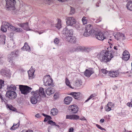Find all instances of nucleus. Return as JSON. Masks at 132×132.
<instances>
[{
    "label": "nucleus",
    "instance_id": "1",
    "mask_svg": "<svg viewBox=\"0 0 132 132\" xmlns=\"http://www.w3.org/2000/svg\"><path fill=\"white\" fill-rule=\"evenodd\" d=\"M113 51L103 50L97 55V57L101 62L107 63L113 57Z\"/></svg>",
    "mask_w": 132,
    "mask_h": 132
},
{
    "label": "nucleus",
    "instance_id": "2",
    "mask_svg": "<svg viewBox=\"0 0 132 132\" xmlns=\"http://www.w3.org/2000/svg\"><path fill=\"white\" fill-rule=\"evenodd\" d=\"M95 31L93 26L92 25L90 24H87L85 27L83 35L85 37H88L92 33L94 34Z\"/></svg>",
    "mask_w": 132,
    "mask_h": 132
},
{
    "label": "nucleus",
    "instance_id": "3",
    "mask_svg": "<svg viewBox=\"0 0 132 132\" xmlns=\"http://www.w3.org/2000/svg\"><path fill=\"white\" fill-rule=\"evenodd\" d=\"M31 94L32 95L30 97L31 102L33 104H36L37 101L40 100L41 99L38 96L39 95L37 92H34V91H33L31 92Z\"/></svg>",
    "mask_w": 132,
    "mask_h": 132
},
{
    "label": "nucleus",
    "instance_id": "4",
    "mask_svg": "<svg viewBox=\"0 0 132 132\" xmlns=\"http://www.w3.org/2000/svg\"><path fill=\"white\" fill-rule=\"evenodd\" d=\"M19 87L21 93L24 95L27 94L32 89V88L26 85H19Z\"/></svg>",
    "mask_w": 132,
    "mask_h": 132
},
{
    "label": "nucleus",
    "instance_id": "5",
    "mask_svg": "<svg viewBox=\"0 0 132 132\" xmlns=\"http://www.w3.org/2000/svg\"><path fill=\"white\" fill-rule=\"evenodd\" d=\"M6 7L8 10H13L15 9V4L16 2L15 0H5Z\"/></svg>",
    "mask_w": 132,
    "mask_h": 132
},
{
    "label": "nucleus",
    "instance_id": "6",
    "mask_svg": "<svg viewBox=\"0 0 132 132\" xmlns=\"http://www.w3.org/2000/svg\"><path fill=\"white\" fill-rule=\"evenodd\" d=\"M44 85L46 86H52L53 84V80L50 75H48L44 77L43 79Z\"/></svg>",
    "mask_w": 132,
    "mask_h": 132
},
{
    "label": "nucleus",
    "instance_id": "7",
    "mask_svg": "<svg viewBox=\"0 0 132 132\" xmlns=\"http://www.w3.org/2000/svg\"><path fill=\"white\" fill-rule=\"evenodd\" d=\"M5 96L6 97L11 100L15 99L17 96L16 93L14 91L12 90L7 91Z\"/></svg>",
    "mask_w": 132,
    "mask_h": 132
},
{
    "label": "nucleus",
    "instance_id": "8",
    "mask_svg": "<svg viewBox=\"0 0 132 132\" xmlns=\"http://www.w3.org/2000/svg\"><path fill=\"white\" fill-rule=\"evenodd\" d=\"M4 25L11 31H15L16 32H21L22 31V29L21 28H15L8 22H5L4 23Z\"/></svg>",
    "mask_w": 132,
    "mask_h": 132
},
{
    "label": "nucleus",
    "instance_id": "9",
    "mask_svg": "<svg viewBox=\"0 0 132 132\" xmlns=\"http://www.w3.org/2000/svg\"><path fill=\"white\" fill-rule=\"evenodd\" d=\"M66 22L67 25L72 26L75 24L76 21L73 17H68L66 19Z\"/></svg>",
    "mask_w": 132,
    "mask_h": 132
},
{
    "label": "nucleus",
    "instance_id": "10",
    "mask_svg": "<svg viewBox=\"0 0 132 132\" xmlns=\"http://www.w3.org/2000/svg\"><path fill=\"white\" fill-rule=\"evenodd\" d=\"M69 109L71 113H76L78 112V108L77 105H74L70 106Z\"/></svg>",
    "mask_w": 132,
    "mask_h": 132
},
{
    "label": "nucleus",
    "instance_id": "11",
    "mask_svg": "<svg viewBox=\"0 0 132 132\" xmlns=\"http://www.w3.org/2000/svg\"><path fill=\"white\" fill-rule=\"evenodd\" d=\"M73 29L68 30L67 28H65L63 29L62 33L66 36V37H67V36H70L72 35L73 34Z\"/></svg>",
    "mask_w": 132,
    "mask_h": 132
},
{
    "label": "nucleus",
    "instance_id": "12",
    "mask_svg": "<svg viewBox=\"0 0 132 132\" xmlns=\"http://www.w3.org/2000/svg\"><path fill=\"white\" fill-rule=\"evenodd\" d=\"M94 72V71L93 69L91 68H89L86 69L84 72V74L85 76L89 77Z\"/></svg>",
    "mask_w": 132,
    "mask_h": 132
},
{
    "label": "nucleus",
    "instance_id": "13",
    "mask_svg": "<svg viewBox=\"0 0 132 132\" xmlns=\"http://www.w3.org/2000/svg\"><path fill=\"white\" fill-rule=\"evenodd\" d=\"M94 34L96 38L99 40H103L105 38L104 34L102 32H98L96 34L95 33Z\"/></svg>",
    "mask_w": 132,
    "mask_h": 132
},
{
    "label": "nucleus",
    "instance_id": "14",
    "mask_svg": "<svg viewBox=\"0 0 132 132\" xmlns=\"http://www.w3.org/2000/svg\"><path fill=\"white\" fill-rule=\"evenodd\" d=\"M37 92L38 93V95L41 99L40 97H45L46 96L45 94L44 91V89L42 87L40 88L39 90H37L34 91V92Z\"/></svg>",
    "mask_w": 132,
    "mask_h": 132
},
{
    "label": "nucleus",
    "instance_id": "15",
    "mask_svg": "<svg viewBox=\"0 0 132 132\" xmlns=\"http://www.w3.org/2000/svg\"><path fill=\"white\" fill-rule=\"evenodd\" d=\"M10 70L7 69H2L1 71L2 75L3 76L9 77L10 76Z\"/></svg>",
    "mask_w": 132,
    "mask_h": 132
},
{
    "label": "nucleus",
    "instance_id": "16",
    "mask_svg": "<svg viewBox=\"0 0 132 132\" xmlns=\"http://www.w3.org/2000/svg\"><path fill=\"white\" fill-rule=\"evenodd\" d=\"M79 117L76 114L67 115L66 116V118L70 120H77L79 119Z\"/></svg>",
    "mask_w": 132,
    "mask_h": 132
},
{
    "label": "nucleus",
    "instance_id": "17",
    "mask_svg": "<svg viewBox=\"0 0 132 132\" xmlns=\"http://www.w3.org/2000/svg\"><path fill=\"white\" fill-rule=\"evenodd\" d=\"M66 40L71 43H74L76 42V38L74 36H70L66 37Z\"/></svg>",
    "mask_w": 132,
    "mask_h": 132
},
{
    "label": "nucleus",
    "instance_id": "18",
    "mask_svg": "<svg viewBox=\"0 0 132 132\" xmlns=\"http://www.w3.org/2000/svg\"><path fill=\"white\" fill-rule=\"evenodd\" d=\"M109 75L112 77H117L119 75V72L118 71H111L109 73Z\"/></svg>",
    "mask_w": 132,
    "mask_h": 132
},
{
    "label": "nucleus",
    "instance_id": "19",
    "mask_svg": "<svg viewBox=\"0 0 132 132\" xmlns=\"http://www.w3.org/2000/svg\"><path fill=\"white\" fill-rule=\"evenodd\" d=\"M35 70L33 69L32 67H31L29 70L28 71L29 79L33 78V76Z\"/></svg>",
    "mask_w": 132,
    "mask_h": 132
},
{
    "label": "nucleus",
    "instance_id": "20",
    "mask_svg": "<svg viewBox=\"0 0 132 132\" xmlns=\"http://www.w3.org/2000/svg\"><path fill=\"white\" fill-rule=\"evenodd\" d=\"M15 46V42L13 40H10L8 42L7 47L10 49L14 48Z\"/></svg>",
    "mask_w": 132,
    "mask_h": 132
},
{
    "label": "nucleus",
    "instance_id": "21",
    "mask_svg": "<svg viewBox=\"0 0 132 132\" xmlns=\"http://www.w3.org/2000/svg\"><path fill=\"white\" fill-rule=\"evenodd\" d=\"M5 36L4 34L0 35V45H4L5 43Z\"/></svg>",
    "mask_w": 132,
    "mask_h": 132
},
{
    "label": "nucleus",
    "instance_id": "22",
    "mask_svg": "<svg viewBox=\"0 0 132 132\" xmlns=\"http://www.w3.org/2000/svg\"><path fill=\"white\" fill-rule=\"evenodd\" d=\"M19 26L21 27H22L23 28V29L25 30H29L28 28V22H26V23H20L19 24Z\"/></svg>",
    "mask_w": 132,
    "mask_h": 132
},
{
    "label": "nucleus",
    "instance_id": "23",
    "mask_svg": "<svg viewBox=\"0 0 132 132\" xmlns=\"http://www.w3.org/2000/svg\"><path fill=\"white\" fill-rule=\"evenodd\" d=\"M22 50L26 51L28 52H30L31 51L30 47L28 44L27 43H25L24 46L21 48Z\"/></svg>",
    "mask_w": 132,
    "mask_h": 132
},
{
    "label": "nucleus",
    "instance_id": "24",
    "mask_svg": "<svg viewBox=\"0 0 132 132\" xmlns=\"http://www.w3.org/2000/svg\"><path fill=\"white\" fill-rule=\"evenodd\" d=\"M72 97L67 96L65 98L64 100V103L66 104H69L72 101Z\"/></svg>",
    "mask_w": 132,
    "mask_h": 132
},
{
    "label": "nucleus",
    "instance_id": "25",
    "mask_svg": "<svg viewBox=\"0 0 132 132\" xmlns=\"http://www.w3.org/2000/svg\"><path fill=\"white\" fill-rule=\"evenodd\" d=\"M74 85L76 88L80 87L82 85V81L80 80H77Z\"/></svg>",
    "mask_w": 132,
    "mask_h": 132
},
{
    "label": "nucleus",
    "instance_id": "26",
    "mask_svg": "<svg viewBox=\"0 0 132 132\" xmlns=\"http://www.w3.org/2000/svg\"><path fill=\"white\" fill-rule=\"evenodd\" d=\"M80 93L79 92H72L70 95H71L76 99H78L80 97Z\"/></svg>",
    "mask_w": 132,
    "mask_h": 132
},
{
    "label": "nucleus",
    "instance_id": "27",
    "mask_svg": "<svg viewBox=\"0 0 132 132\" xmlns=\"http://www.w3.org/2000/svg\"><path fill=\"white\" fill-rule=\"evenodd\" d=\"M13 57L11 55L9 54L8 56V61L11 63L12 66L14 65V63L13 61Z\"/></svg>",
    "mask_w": 132,
    "mask_h": 132
},
{
    "label": "nucleus",
    "instance_id": "28",
    "mask_svg": "<svg viewBox=\"0 0 132 132\" xmlns=\"http://www.w3.org/2000/svg\"><path fill=\"white\" fill-rule=\"evenodd\" d=\"M20 124V121H19L17 124L14 123L13 126L10 128V129L11 130H15L19 127Z\"/></svg>",
    "mask_w": 132,
    "mask_h": 132
},
{
    "label": "nucleus",
    "instance_id": "29",
    "mask_svg": "<svg viewBox=\"0 0 132 132\" xmlns=\"http://www.w3.org/2000/svg\"><path fill=\"white\" fill-rule=\"evenodd\" d=\"M7 89L8 90L14 91L16 90V87L15 85H8L7 86Z\"/></svg>",
    "mask_w": 132,
    "mask_h": 132
},
{
    "label": "nucleus",
    "instance_id": "30",
    "mask_svg": "<svg viewBox=\"0 0 132 132\" xmlns=\"http://www.w3.org/2000/svg\"><path fill=\"white\" fill-rule=\"evenodd\" d=\"M92 50V49L90 47L82 46V52L88 53Z\"/></svg>",
    "mask_w": 132,
    "mask_h": 132
},
{
    "label": "nucleus",
    "instance_id": "31",
    "mask_svg": "<svg viewBox=\"0 0 132 132\" xmlns=\"http://www.w3.org/2000/svg\"><path fill=\"white\" fill-rule=\"evenodd\" d=\"M10 55H11L13 57H17L19 55V51L14 50L13 52H12Z\"/></svg>",
    "mask_w": 132,
    "mask_h": 132
},
{
    "label": "nucleus",
    "instance_id": "32",
    "mask_svg": "<svg viewBox=\"0 0 132 132\" xmlns=\"http://www.w3.org/2000/svg\"><path fill=\"white\" fill-rule=\"evenodd\" d=\"M58 112V111L56 108H53L51 110V114L54 116L57 114Z\"/></svg>",
    "mask_w": 132,
    "mask_h": 132
},
{
    "label": "nucleus",
    "instance_id": "33",
    "mask_svg": "<svg viewBox=\"0 0 132 132\" xmlns=\"http://www.w3.org/2000/svg\"><path fill=\"white\" fill-rule=\"evenodd\" d=\"M53 93L52 90V88L50 87L46 90V93L48 95H50Z\"/></svg>",
    "mask_w": 132,
    "mask_h": 132
},
{
    "label": "nucleus",
    "instance_id": "34",
    "mask_svg": "<svg viewBox=\"0 0 132 132\" xmlns=\"http://www.w3.org/2000/svg\"><path fill=\"white\" fill-rule=\"evenodd\" d=\"M126 6L128 10L132 11V1L128 2Z\"/></svg>",
    "mask_w": 132,
    "mask_h": 132
},
{
    "label": "nucleus",
    "instance_id": "35",
    "mask_svg": "<svg viewBox=\"0 0 132 132\" xmlns=\"http://www.w3.org/2000/svg\"><path fill=\"white\" fill-rule=\"evenodd\" d=\"M114 36L116 39L118 40L121 38V33H117L114 35Z\"/></svg>",
    "mask_w": 132,
    "mask_h": 132
},
{
    "label": "nucleus",
    "instance_id": "36",
    "mask_svg": "<svg viewBox=\"0 0 132 132\" xmlns=\"http://www.w3.org/2000/svg\"><path fill=\"white\" fill-rule=\"evenodd\" d=\"M65 82L66 83V84L67 86H69V87L73 89L74 88H73L71 85L70 84V82L69 81V80L68 79L66 78H65Z\"/></svg>",
    "mask_w": 132,
    "mask_h": 132
},
{
    "label": "nucleus",
    "instance_id": "37",
    "mask_svg": "<svg viewBox=\"0 0 132 132\" xmlns=\"http://www.w3.org/2000/svg\"><path fill=\"white\" fill-rule=\"evenodd\" d=\"M61 21L60 20H58V23L55 25V27L59 29H60L61 27Z\"/></svg>",
    "mask_w": 132,
    "mask_h": 132
},
{
    "label": "nucleus",
    "instance_id": "38",
    "mask_svg": "<svg viewBox=\"0 0 132 132\" xmlns=\"http://www.w3.org/2000/svg\"><path fill=\"white\" fill-rule=\"evenodd\" d=\"M73 26L75 27L76 29L79 30L80 29V25L79 23H76H76L75 24H74V25H73Z\"/></svg>",
    "mask_w": 132,
    "mask_h": 132
},
{
    "label": "nucleus",
    "instance_id": "39",
    "mask_svg": "<svg viewBox=\"0 0 132 132\" xmlns=\"http://www.w3.org/2000/svg\"><path fill=\"white\" fill-rule=\"evenodd\" d=\"M6 26L4 25V23L3 25L1 26V30L5 32L7 31V28Z\"/></svg>",
    "mask_w": 132,
    "mask_h": 132
},
{
    "label": "nucleus",
    "instance_id": "40",
    "mask_svg": "<svg viewBox=\"0 0 132 132\" xmlns=\"http://www.w3.org/2000/svg\"><path fill=\"white\" fill-rule=\"evenodd\" d=\"M76 51L77 52H78L80 51H82V46H76Z\"/></svg>",
    "mask_w": 132,
    "mask_h": 132
},
{
    "label": "nucleus",
    "instance_id": "41",
    "mask_svg": "<svg viewBox=\"0 0 132 132\" xmlns=\"http://www.w3.org/2000/svg\"><path fill=\"white\" fill-rule=\"evenodd\" d=\"M130 56V55L129 54H128L126 55L125 57L124 56H123L122 59L124 60L127 61L129 59Z\"/></svg>",
    "mask_w": 132,
    "mask_h": 132
},
{
    "label": "nucleus",
    "instance_id": "42",
    "mask_svg": "<svg viewBox=\"0 0 132 132\" xmlns=\"http://www.w3.org/2000/svg\"><path fill=\"white\" fill-rule=\"evenodd\" d=\"M96 96V95L95 94H91L89 97L86 100L85 102H87L90 99H92V98H93L94 97H95Z\"/></svg>",
    "mask_w": 132,
    "mask_h": 132
},
{
    "label": "nucleus",
    "instance_id": "43",
    "mask_svg": "<svg viewBox=\"0 0 132 132\" xmlns=\"http://www.w3.org/2000/svg\"><path fill=\"white\" fill-rule=\"evenodd\" d=\"M48 123L50 125H52L56 126L58 127L59 126V125H56V123L52 120H49L48 121Z\"/></svg>",
    "mask_w": 132,
    "mask_h": 132
},
{
    "label": "nucleus",
    "instance_id": "44",
    "mask_svg": "<svg viewBox=\"0 0 132 132\" xmlns=\"http://www.w3.org/2000/svg\"><path fill=\"white\" fill-rule=\"evenodd\" d=\"M86 18V17L84 16L82 19V21L83 24H85L87 23V20Z\"/></svg>",
    "mask_w": 132,
    "mask_h": 132
},
{
    "label": "nucleus",
    "instance_id": "45",
    "mask_svg": "<svg viewBox=\"0 0 132 132\" xmlns=\"http://www.w3.org/2000/svg\"><path fill=\"white\" fill-rule=\"evenodd\" d=\"M76 46H74L71 48L70 51L71 53H73L75 52H76Z\"/></svg>",
    "mask_w": 132,
    "mask_h": 132
},
{
    "label": "nucleus",
    "instance_id": "46",
    "mask_svg": "<svg viewBox=\"0 0 132 132\" xmlns=\"http://www.w3.org/2000/svg\"><path fill=\"white\" fill-rule=\"evenodd\" d=\"M107 105V106H109L111 109L114 106V104L111 102H109Z\"/></svg>",
    "mask_w": 132,
    "mask_h": 132
},
{
    "label": "nucleus",
    "instance_id": "47",
    "mask_svg": "<svg viewBox=\"0 0 132 132\" xmlns=\"http://www.w3.org/2000/svg\"><path fill=\"white\" fill-rule=\"evenodd\" d=\"M59 42V39L57 38H55L54 40V42L55 44L56 45L58 44Z\"/></svg>",
    "mask_w": 132,
    "mask_h": 132
},
{
    "label": "nucleus",
    "instance_id": "48",
    "mask_svg": "<svg viewBox=\"0 0 132 132\" xmlns=\"http://www.w3.org/2000/svg\"><path fill=\"white\" fill-rule=\"evenodd\" d=\"M2 102H4L5 104H6L7 103L8 100L5 98H3V99L2 100Z\"/></svg>",
    "mask_w": 132,
    "mask_h": 132
},
{
    "label": "nucleus",
    "instance_id": "49",
    "mask_svg": "<svg viewBox=\"0 0 132 132\" xmlns=\"http://www.w3.org/2000/svg\"><path fill=\"white\" fill-rule=\"evenodd\" d=\"M4 81L2 79H0V88H2L3 85L4 84Z\"/></svg>",
    "mask_w": 132,
    "mask_h": 132
},
{
    "label": "nucleus",
    "instance_id": "50",
    "mask_svg": "<svg viewBox=\"0 0 132 132\" xmlns=\"http://www.w3.org/2000/svg\"><path fill=\"white\" fill-rule=\"evenodd\" d=\"M105 110L106 111H109L111 110V109L109 106H107V105L105 107Z\"/></svg>",
    "mask_w": 132,
    "mask_h": 132
},
{
    "label": "nucleus",
    "instance_id": "51",
    "mask_svg": "<svg viewBox=\"0 0 132 132\" xmlns=\"http://www.w3.org/2000/svg\"><path fill=\"white\" fill-rule=\"evenodd\" d=\"M129 54L127 50L124 51L122 54L123 56H125L126 55Z\"/></svg>",
    "mask_w": 132,
    "mask_h": 132
},
{
    "label": "nucleus",
    "instance_id": "52",
    "mask_svg": "<svg viewBox=\"0 0 132 132\" xmlns=\"http://www.w3.org/2000/svg\"><path fill=\"white\" fill-rule=\"evenodd\" d=\"M96 126L98 128L102 130H105L104 129L102 128L100 125H99L98 124L96 125Z\"/></svg>",
    "mask_w": 132,
    "mask_h": 132
},
{
    "label": "nucleus",
    "instance_id": "53",
    "mask_svg": "<svg viewBox=\"0 0 132 132\" xmlns=\"http://www.w3.org/2000/svg\"><path fill=\"white\" fill-rule=\"evenodd\" d=\"M54 98L55 99H56L59 97V95L57 93H55L53 96Z\"/></svg>",
    "mask_w": 132,
    "mask_h": 132
},
{
    "label": "nucleus",
    "instance_id": "54",
    "mask_svg": "<svg viewBox=\"0 0 132 132\" xmlns=\"http://www.w3.org/2000/svg\"><path fill=\"white\" fill-rule=\"evenodd\" d=\"M102 72L105 74H106L108 73V71L105 69H103L102 70Z\"/></svg>",
    "mask_w": 132,
    "mask_h": 132
},
{
    "label": "nucleus",
    "instance_id": "55",
    "mask_svg": "<svg viewBox=\"0 0 132 132\" xmlns=\"http://www.w3.org/2000/svg\"><path fill=\"white\" fill-rule=\"evenodd\" d=\"M75 10L73 8H71V10L70 11V13L71 14H73L74 13Z\"/></svg>",
    "mask_w": 132,
    "mask_h": 132
},
{
    "label": "nucleus",
    "instance_id": "56",
    "mask_svg": "<svg viewBox=\"0 0 132 132\" xmlns=\"http://www.w3.org/2000/svg\"><path fill=\"white\" fill-rule=\"evenodd\" d=\"M127 105L129 107H132V102L131 101L130 103H128L127 104Z\"/></svg>",
    "mask_w": 132,
    "mask_h": 132
},
{
    "label": "nucleus",
    "instance_id": "57",
    "mask_svg": "<svg viewBox=\"0 0 132 132\" xmlns=\"http://www.w3.org/2000/svg\"><path fill=\"white\" fill-rule=\"evenodd\" d=\"M102 20V19L101 17H99V19H97L96 20V21H95V22L96 23H98L100 22Z\"/></svg>",
    "mask_w": 132,
    "mask_h": 132
},
{
    "label": "nucleus",
    "instance_id": "58",
    "mask_svg": "<svg viewBox=\"0 0 132 132\" xmlns=\"http://www.w3.org/2000/svg\"><path fill=\"white\" fill-rule=\"evenodd\" d=\"M102 20V19L101 17H99V19H97L96 20V21H95V22L96 23H98L100 22Z\"/></svg>",
    "mask_w": 132,
    "mask_h": 132
},
{
    "label": "nucleus",
    "instance_id": "59",
    "mask_svg": "<svg viewBox=\"0 0 132 132\" xmlns=\"http://www.w3.org/2000/svg\"><path fill=\"white\" fill-rule=\"evenodd\" d=\"M4 62L3 58L2 57L0 58V64H1L3 63Z\"/></svg>",
    "mask_w": 132,
    "mask_h": 132
},
{
    "label": "nucleus",
    "instance_id": "60",
    "mask_svg": "<svg viewBox=\"0 0 132 132\" xmlns=\"http://www.w3.org/2000/svg\"><path fill=\"white\" fill-rule=\"evenodd\" d=\"M21 132H33L32 130H23Z\"/></svg>",
    "mask_w": 132,
    "mask_h": 132
},
{
    "label": "nucleus",
    "instance_id": "61",
    "mask_svg": "<svg viewBox=\"0 0 132 132\" xmlns=\"http://www.w3.org/2000/svg\"><path fill=\"white\" fill-rule=\"evenodd\" d=\"M121 38H122V39H125V37L123 34H122L121 33Z\"/></svg>",
    "mask_w": 132,
    "mask_h": 132
},
{
    "label": "nucleus",
    "instance_id": "62",
    "mask_svg": "<svg viewBox=\"0 0 132 132\" xmlns=\"http://www.w3.org/2000/svg\"><path fill=\"white\" fill-rule=\"evenodd\" d=\"M39 113H38L35 115V117L37 118H39L41 117Z\"/></svg>",
    "mask_w": 132,
    "mask_h": 132
},
{
    "label": "nucleus",
    "instance_id": "63",
    "mask_svg": "<svg viewBox=\"0 0 132 132\" xmlns=\"http://www.w3.org/2000/svg\"><path fill=\"white\" fill-rule=\"evenodd\" d=\"M12 105H11L9 106L7 104L6 105V107L8 108H9L10 110H12V109L11 108V107H12Z\"/></svg>",
    "mask_w": 132,
    "mask_h": 132
},
{
    "label": "nucleus",
    "instance_id": "64",
    "mask_svg": "<svg viewBox=\"0 0 132 132\" xmlns=\"http://www.w3.org/2000/svg\"><path fill=\"white\" fill-rule=\"evenodd\" d=\"M73 128L72 127L70 128L69 129V132H73Z\"/></svg>",
    "mask_w": 132,
    "mask_h": 132
}]
</instances>
